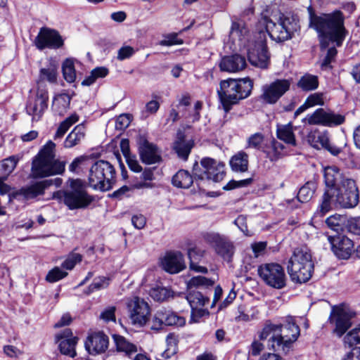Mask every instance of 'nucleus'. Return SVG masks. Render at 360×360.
I'll return each instance as SVG.
<instances>
[{"label":"nucleus","instance_id":"31","mask_svg":"<svg viewBox=\"0 0 360 360\" xmlns=\"http://www.w3.org/2000/svg\"><path fill=\"white\" fill-rule=\"evenodd\" d=\"M71 96L68 94H60L53 98L52 110L57 115L62 116L70 108Z\"/></svg>","mask_w":360,"mask_h":360},{"label":"nucleus","instance_id":"20","mask_svg":"<svg viewBox=\"0 0 360 360\" xmlns=\"http://www.w3.org/2000/svg\"><path fill=\"white\" fill-rule=\"evenodd\" d=\"M352 314L341 307H333L330 316V322L335 324L333 330L338 337H341L352 326Z\"/></svg>","mask_w":360,"mask_h":360},{"label":"nucleus","instance_id":"10","mask_svg":"<svg viewBox=\"0 0 360 360\" xmlns=\"http://www.w3.org/2000/svg\"><path fill=\"white\" fill-rule=\"evenodd\" d=\"M195 182L199 188L205 180L221 181L225 176V165L210 158H204L200 164L195 162L193 167Z\"/></svg>","mask_w":360,"mask_h":360},{"label":"nucleus","instance_id":"4","mask_svg":"<svg viewBox=\"0 0 360 360\" xmlns=\"http://www.w3.org/2000/svg\"><path fill=\"white\" fill-rule=\"evenodd\" d=\"M252 88L253 82L250 78L221 81L217 94L224 111L228 112L234 105L248 98Z\"/></svg>","mask_w":360,"mask_h":360},{"label":"nucleus","instance_id":"43","mask_svg":"<svg viewBox=\"0 0 360 360\" xmlns=\"http://www.w3.org/2000/svg\"><path fill=\"white\" fill-rule=\"evenodd\" d=\"M18 159L15 156H11L2 160L0 165V176L7 178L15 168Z\"/></svg>","mask_w":360,"mask_h":360},{"label":"nucleus","instance_id":"37","mask_svg":"<svg viewBox=\"0 0 360 360\" xmlns=\"http://www.w3.org/2000/svg\"><path fill=\"white\" fill-rule=\"evenodd\" d=\"M186 300L193 310H198L209 302V298L204 296L200 292L193 291L188 293Z\"/></svg>","mask_w":360,"mask_h":360},{"label":"nucleus","instance_id":"12","mask_svg":"<svg viewBox=\"0 0 360 360\" xmlns=\"http://www.w3.org/2000/svg\"><path fill=\"white\" fill-rule=\"evenodd\" d=\"M258 274L269 286L282 289L286 285L287 277L283 267L278 263H266L259 266Z\"/></svg>","mask_w":360,"mask_h":360},{"label":"nucleus","instance_id":"56","mask_svg":"<svg viewBox=\"0 0 360 360\" xmlns=\"http://www.w3.org/2000/svg\"><path fill=\"white\" fill-rule=\"evenodd\" d=\"M82 257L80 254L72 253L62 263V267L68 270H72L77 263L82 261Z\"/></svg>","mask_w":360,"mask_h":360},{"label":"nucleus","instance_id":"59","mask_svg":"<svg viewBox=\"0 0 360 360\" xmlns=\"http://www.w3.org/2000/svg\"><path fill=\"white\" fill-rule=\"evenodd\" d=\"M130 122L131 120L128 115H120L115 120V128L120 131L124 130L129 125Z\"/></svg>","mask_w":360,"mask_h":360},{"label":"nucleus","instance_id":"25","mask_svg":"<svg viewBox=\"0 0 360 360\" xmlns=\"http://www.w3.org/2000/svg\"><path fill=\"white\" fill-rule=\"evenodd\" d=\"M246 66L245 57L234 54L224 56L219 63L220 70L227 72H237L243 70Z\"/></svg>","mask_w":360,"mask_h":360},{"label":"nucleus","instance_id":"49","mask_svg":"<svg viewBox=\"0 0 360 360\" xmlns=\"http://www.w3.org/2000/svg\"><path fill=\"white\" fill-rule=\"evenodd\" d=\"M264 141V136L262 133H255L247 139L245 148L260 150Z\"/></svg>","mask_w":360,"mask_h":360},{"label":"nucleus","instance_id":"63","mask_svg":"<svg viewBox=\"0 0 360 360\" xmlns=\"http://www.w3.org/2000/svg\"><path fill=\"white\" fill-rule=\"evenodd\" d=\"M307 105L310 107H313L316 105H323V100L322 94H314L310 95L305 101Z\"/></svg>","mask_w":360,"mask_h":360},{"label":"nucleus","instance_id":"33","mask_svg":"<svg viewBox=\"0 0 360 360\" xmlns=\"http://www.w3.org/2000/svg\"><path fill=\"white\" fill-rule=\"evenodd\" d=\"M276 135L278 139L284 141L285 143L293 146H296V140L293 132V127L291 123L278 126Z\"/></svg>","mask_w":360,"mask_h":360},{"label":"nucleus","instance_id":"54","mask_svg":"<svg viewBox=\"0 0 360 360\" xmlns=\"http://www.w3.org/2000/svg\"><path fill=\"white\" fill-rule=\"evenodd\" d=\"M326 223L330 229L338 232L342 229L343 217L340 215H332L326 219Z\"/></svg>","mask_w":360,"mask_h":360},{"label":"nucleus","instance_id":"21","mask_svg":"<svg viewBox=\"0 0 360 360\" xmlns=\"http://www.w3.org/2000/svg\"><path fill=\"white\" fill-rule=\"evenodd\" d=\"M55 342L58 344V348L61 354L74 358L77 355L76 345L78 338L73 336L70 328H65L57 333L55 336Z\"/></svg>","mask_w":360,"mask_h":360},{"label":"nucleus","instance_id":"6","mask_svg":"<svg viewBox=\"0 0 360 360\" xmlns=\"http://www.w3.org/2000/svg\"><path fill=\"white\" fill-rule=\"evenodd\" d=\"M314 267L310 251L307 248H297L288 261L287 270L292 281L302 283L311 278Z\"/></svg>","mask_w":360,"mask_h":360},{"label":"nucleus","instance_id":"30","mask_svg":"<svg viewBox=\"0 0 360 360\" xmlns=\"http://www.w3.org/2000/svg\"><path fill=\"white\" fill-rule=\"evenodd\" d=\"M193 146V141L185 140L184 134L181 132L177 134V138L174 143L173 149L179 158L184 160H187Z\"/></svg>","mask_w":360,"mask_h":360},{"label":"nucleus","instance_id":"58","mask_svg":"<svg viewBox=\"0 0 360 360\" xmlns=\"http://www.w3.org/2000/svg\"><path fill=\"white\" fill-rule=\"evenodd\" d=\"M115 306H109L106 307L100 314V319L105 322L115 321Z\"/></svg>","mask_w":360,"mask_h":360},{"label":"nucleus","instance_id":"50","mask_svg":"<svg viewBox=\"0 0 360 360\" xmlns=\"http://www.w3.org/2000/svg\"><path fill=\"white\" fill-rule=\"evenodd\" d=\"M166 342L167 349L163 352L162 356L165 358H169L171 356L176 353L177 340L173 334L170 333L167 336Z\"/></svg>","mask_w":360,"mask_h":360},{"label":"nucleus","instance_id":"48","mask_svg":"<svg viewBox=\"0 0 360 360\" xmlns=\"http://www.w3.org/2000/svg\"><path fill=\"white\" fill-rule=\"evenodd\" d=\"M150 297L155 301L163 302L172 297V292L164 287L153 288L150 290Z\"/></svg>","mask_w":360,"mask_h":360},{"label":"nucleus","instance_id":"15","mask_svg":"<svg viewBox=\"0 0 360 360\" xmlns=\"http://www.w3.org/2000/svg\"><path fill=\"white\" fill-rule=\"evenodd\" d=\"M205 239L224 260L228 262H231L235 252V246L227 237L217 233H210L205 236Z\"/></svg>","mask_w":360,"mask_h":360},{"label":"nucleus","instance_id":"38","mask_svg":"<svg viewBox=\"0 0 360 360\" xmlns=\"http://www.w3.org/2000/svg\"><path fill=\"white\" fill-rule=\"evenodd\" d=\"M297 86L305 91L315 90L319 86L318 77L310 74H305L298 81Z\"/></svg>","mask_w":360,"mask_h":360},{"label":"nucleus","instance_id":"42","mask_svg":"<svg viewBox=\"0 0 360 360\" xmlns=\"http://www.w3.org/2000/svg\"><path fill=\"white\" fill-rule=\"evenodd\" d=\"M188 257L190 259V269L196 272L202 274L207 273V269L205 266H199L197 264L198 260L202 257L200 252L194 248H191L188 251Z\"/></svg>","mask_w":360,"mask_h":360},{"label":"nucleus","instance_id":"26","mask_svg":"<svg viewBox=\"0 0 360 360\" xmlns=\"http://www.w3.org/2000/svg\"><path fill=\"white\" fill-rule=\"evenodd\" d=\"M249 30L245 22L242 20H236L232 22L230 30V37L233 39H238L240 46H248Z\"/></svg>","mask_w":360,"mask_h":360},{"label":"nucleus","instance_id":"46","mask_svg":"<svg viewBox=\"0 0 360 360\" xmlns=\"http://www.w3.org/2000/svg\"><path fill=\"white\" fill-rule=\"evenodd\" d=\"M214 284V281L205 276H198L192 277L188 282V288H209Z\"/></svg>","mask_w":360,"mask_h":360},{"label":"nucleus","instance_id":"62","mask_svg":"<svg viewBox=\"0 0 360 360\" xmlns=\"http://www.w3.org/2000/svg\"><path fill=\"white\" fill-rule=\"evenodd\" d=\"M347 227L351 233L360 236V217L350 219Z\"/></svg>","mask_w":360,"mask_h":360},{"label":"nucleus","instance_id":"57","mask_svg":"<svg viewBox=\"0 0 360 360\" xmlns=\"http://www.w3.org/2000/svg\"><path fill=\"white\" fill-rule=\"evenodd\" d=\"M252 182V179H246L240 181L231 180L226 186L223 187L224 190H232L236 188L245 187L250 185Z\"/></svg>","mask_w":360,"mask_h":360},{"label":"nucleus","instance_id":"16","mask_svg":"<svg viewBox=\"0 0 360 360\" xmlns=\"http://www.w3.org/2000/svg\"><path fill=\"white\" fill-rule=\"evenodd\" d=\"M49 94L45 89H37L34 96L30 97L26 111L28 115L32 117L33 121H38L44 115L48 108Z\"/></svg>","mask_w":360,"mask_h":360},{"label":"nucleus","instance_id":"5","mask_svg":"<svg viewBox=\"0 0 360 360\" xmlns=\"http://www.w3.org/2000/svg\"><path fill=\"white\" fill-rule=\"evenodd\" d=\"M55 148L56 144L49 141L33 159L31 169L33 178H43L64 172L65 162L55 159Z\"/></svg>","mask_w":360,"mask_h":360},{"label":"nucleus","instance_id":"53","mask_svg":"<svg viewBox=\"0 0 360 360\" xmlns=\"http://www.w3.org/2000/svg\"><path fill=\"white\" fill-rule=\"evenodd\" d=\"M109 278L105 276L95 278L92 283L88 288L89 293L107 288L109 285Z\"/></svg>","mask_w":360,"mask_h":360},{"label":"nucleus","instance_id":"23","mask_svg":"<svg viewBox=\"0 0 360 360\" xmlns=\"http://www.w3.org/2000/svg\"><path fill=\"white\" fill-rule=\"evenodd\" d=\"M334 254L340 259H348L354 249L353 241L345 236L329 237Z\"/></svg>","mask_w":360,"mask_h":360},{"label":"nucleus","instance_id":"64","mask_svg":"<svg viewBox=\"0 0 360 360\" xmlns=\"http://www.w3.org/2000/svg\"><path fill=\"white\" fill-rule=\"evenodd\" d=\"M131 223L133 226L137 229H143L146 223V217L142 214L134 215L131 217Z\"/></svg>","mask_w":360,"mask_h":360},{"label":"nucleus","instance_id":"3","mask_svg":"<svg viewBox=\"0 0 360 360\" xmlns=\"http://www.w3.org/2000/svg\"><path fill=\"white\" fill-rule=\"evenodd\" d=\"M359 200V190L355 181L352 179H345L339 187L326 189L316 214L323 217L338 206L353 208L358 205Z\"/></svg>","mask_w":360,"mask_h":360},{"label":"nucleus","instance_id":"28","mask_svg":"<svg viewBox=\"0 0 360 360\" xmlns=\"http://www.w3.org/2000/svg\"><path fill=\"white\" fill-rule=\"evenodd\" d=\"M52 180H43L20 190L25 199L30 200L43 195L46 188L52 185Z\"/></svg>","mask_w":360,"mask_h":360},{"label":"nucleus","instance_id":"44","mask_svg":"<svg viewBox=\"0 0 360 360\" xmlns=\"http://www.w3.org/2000/svg\"><path fill=\"white\" fill-rule=\"evenodd\" d=\"M284 146L275 140L271 142V148L270 150L266 151V158L271 162H276L281 159L283 156V150L284 149Z\"/></svg>","mask_w":360,"mask_h":360},{"label":"nucleus","instance_id":"51","mask_svg":"<svg viewBox=\"0 0 360 360\" xmlns=\"http://www.w3.org/2000/svg\"><path fill=\"white\" fill-rule=\"evenodd\" d=\"M67 276L68 272L62 270L60 267L56 266L48 272L46 276V281L49 283H55Z\"/></svg>","mask_w":360,"mask_h":360},{"label":"nucleus","instance_id":"60","mask_svg":"<svg viewBox=\"0 0 360 360\" xmlns=\"http://www.w3.org/2000/svg\"><path fill=\"white\" fill-rule=\"evenodd\" d=\"M163 326H165L164 319H162V315L159 309L156 311L153 318L150 328L153 330H159L162 329Z\"/></svg>","mask_w":360,"mask_h":360},{"label":"nucleus","instance_id":"18","mask_svg":"<svg viewBox=\"0 0 360 360\" xmlns=\"http://www.w3.org/2000/svg\"><path fill=\"white\" fill-rule=\"evenodd\" d=\"M305 120L309 124L333 127L342 124L345 122V117L330 110L319 108L314 113L308 115Z\"/></svg>","mask_w":360,"mask_h":360},{"label":"nucleus","instance_id":"1","mask_svg":"<svg viewBox=\"0 0 360 360\" xmlns=\"http://www.w3.org/2000/svg\"><path fill=\"white\" fill-rule=\"evenodd\" d=\"M345 18L340 11L320 15L310 13L309 27L318 33L321 51L327 49L326 55L321 63L322 69L331 68L330 63L335 60L338 53L333 46L329 48L330 43L340 46L345 40L347 31L345 27Z\"/></svg>","mask_w":360,"mask_h":360},{"label":"nucleus","instance_id":"19","mask_svg":"<svg viewBox=\"0 0 360 360\" xmlns=\"http://www.w3.org/2000/svg\"><path fill=\"white\" fill-rule=\"evenodd\" d=\"M138 150L143 163L153 165L162 162L160 150L144 136H139L138 139Z\"/></svg>","mask_w":360,"mask_h":360},{"label":"nucleus","instance_id":"8","mask_svg":"<svg viewBox=\"0 0 360 360\" xmlns=\"http://www.w3.org/2000/svg\"><path fill=\"white\" fill-rule=\"evenodd\" d=\"M115 182V169L108 162L96 161L90 168L89 184L94 189L109 191Z\"/></svg>","mask_w":360,"mask_h":360},{"label":"nucleus","instance_id":"47","mask_svg":"<svg viewBox=\"0 0 360 360\" xmlns=\"http://www.w3.org/2000/svg\"><path fill=\"white\" fill-rule=\"evenodd\" d=\"M317 143L319 144V148L321 147L325 148L333 155H338L340 153V148L332 145L328 136L325 134H319Z\"/></svg>","mask_w":360,"mask_h":360},{"label":"nucleus","instance_id":"29","mask_svg":"<svg viewBox=\"0 0 360 360\" xmlns=\"http://www.w3.org/2000/svg\"><path fill=\"white\" fill-rule=\"evenodd\" d=\"M85 135L86 128L84 125L82 124L77 125L65 139L63 146L65 148H72L80 144L84 139Z\"/></svg>","mask_w":360,"mask_h":360},{"label":"nucleus","instance_id":"34","mask_svg":"<svg viewBox=\"0 0 360 360\" xmlns=\"http://www.w3.org/2000/svg\"><path fill=\"white\" fill-rule=\"evenodd\" d=\"M195 181L194 176H191L188 172L181 169L172 177V184L174 186L188 188Z\"/></svg>","mask_w":360,"mask_h":360},{"label":"nucleus","instance_id":"14","mask_svg":"<svg viewBox=\"0 0 360 360\" xmlns=\"http://www.w3.org/2000/svg\"><path fill=\"white\" fill-rule=\"evenodd\" d=\"M127 308L133 325L142 327L146 324L150 315V309L147 302L134 297L127 302Z\"/></svg>","mask_w":360,"mask_h":360},{"label":"nucleus","instance_id":"61","mask_svg":"<svg viewBox=\"0 0 360 360\" xmlns=\"http://www.w3.org/2000/svg\"><path fill=\"white\" fill-rule=\"evenodd\" d=\"M234 224L238 227V229L245 235L251 236L249 232L247 226L246 217L244 215H239L234 221Z\"/></svg>","mask_w":360,"mask_h":360},{"label":"nucleus","instance_id":"35","mask_svg":"<svg viewBox=\"0 0 360 360\" xmlns=\"http://www.w3.org/2000/svg\"><path fill=\"white\" fill-rule=\"evenodd\" d=\"M58 77V65L50 63L46 67L41 68L39 71V82L47 81L51 84L56 83Z\"/></svg>","mask_w":360,"mask_h":360},{"label":"nucleus","instance_id":"11","mask_svg":"<svg viewBox=\"0 0 360 360\" xmlns=\"http://www.w3.org/2000/svg\"><path fill=\"white\" fill-rule=\"evenodd\" d=\"M257 39L248 46V57L250 63L259 68L266 69L270 62V54L268 51L266 32H258Z\"/></svg>","mask_w":360,"mask_h":360},{"label":"nucleus","instance_id":"32","mask_svg":"<svg viewBox=\"0 0 360 360\" xmlns=\"http://www.w3.org/2000/svg\"><path fill=\"white\" fill-rule=\"evenodd\" d=\"M248 155L240 150L233 155L230 160V166L233 171L236 172H245L248 169Z\"/></svg>","mask_w":360,"mask_h":360},{"label":"nucleus","instance_id":"45","mask_svg":"<svg viewBox=\"0 0 360 360\" xmlns=\"http://www.w3.org/2000/svg\"><path fill=\"white\" fill-rule=\"evenodd\" d=\"M63 77L66 82L72 83L76 79V72L74 66L73 60L66 59L62 66Z\"/></svg>","mask_w":360,"mask_h":360},{"label":"nucleus","instance_id":"52","mask_svg":"<svg viewBox=\"0 0 360 360\" xmlns=\"http://www.w3.org/2000/svg\"><path fill=\"white\" fill-rule=\"evenodd\" d=\"M344 342L349 347L360 343V328H355L349 331L344 338Z\"/></svg>","mask_w":360,"mask_h":360},{"label":"nucleus","instance_id":"7","mask_svg":"<svg viewBox=\"0 0 360 360\" xmlns=\"http://www.w3.org/2000/svg\"><path fill=\"white\" fill-rule=\"evenodd\" d=\"M259 23L264 25L265 29L259 32H266V36L268 34L272 40L276 42H283L290 39L299 27L298 20L290 14H281L277 22L264 17Z\"/></svg>","mask_w":360,"mask_h":360},{"label":"nucleus","instance_id":"9","mask_svg":"<svg viewBox=\"0 0 360 360\" xmlns=\"http://www.w3.org/2000/svg\"><path fill=\"white\" fill-rule=\"evenodd\" d=\"M70 188L55 194V197L63 200L70 210L86 207L93 201L94 198L86 193L85 184L81 179L71 180Z\"/></svg>","mask_w":360,"mask_h":360},{"label":"nucleus","instance_id":"41","mask_svg":"<svg viewBox=\"0 0 360 360\" xmlns=\"http://www.w3.org/2000/svg\"><path fill=\"white\" fill-rule=\"evenodd\" d=\"M316 189V185L313 181L307 182L299 191L297 199L301 202L309 201L314 195Z\"/></svg>","mask_w":360,"mask_h":360},{"label":"nucleus","instance_id":"40","mask_svg":"<svg viewBox=\"0 0 360 360\" xmlns=\"http://www.w3.org/2000/svg\"><path fill=\"white\" fill-rule=\"evenodd\" d=\"M79 120V116L76 113L72 114L70 116L67 117L65 120L61 122L56 131L54 135V139L62 138L72 125L76 123Z\"/></svg>","mask_w":360,"mask_h":360},{"label":"nucleus","instance_id":"55","mask_svg":"<svg viewBox=\"0 0 360 360\" xmlns=\"http://www.w3.org/2000/svg\"><path fill=\"white\" fill-rule=\"evenodd\" d=\"M184 43L183 39L178 38V34L173 32L165 36V39L160 41V45L170 46L173 45H179Z\"/></svg>","mask_w":360,"mask_h":360},{"label":"nucleus","instance_id":"13","mask_svg":"<svg viewBox=\"0 0 360 360\" xmlns=\"http://www.w3.org/2000/svg\"><path fill=\"white\" fill-rule=\"evenodd\" d=\"M291 81L287 79H276L262 87L260 99L265 103H276L289 89Z\"/></svg>","mask_w":360,"mask_h":360},{"label":"nucleus","instance_id":"27","mask_svg":"<svg viewBox=\"0 0 360 360\" xmlns=\"http://www.w3.org/2000/svg\"><path fill=\"white\" fill-rule=\"evenodd\" d=\"M323 175L326 189L339 187L345 179H349L344 176L340 169L335 166L326 167Z\"/></svg>","mask_w":360,"mask_h":360},{"label":"nucleus","instance_id":"36","mask_svg":"<svg viewBox=\"0 0 360 360\" xmlns=\"http://www.w3.org/2000/svg\"><path fill=\"white\" fill-rule=\"evenodd\" d=\"M114 340L116 344L117 349L120 352H124L128 356L137 352V346L121 335H113Z\"/></svg>","mask_w":360,"mask_h":360},{"label":"nucleus","instance_id":"17","mask_svg":"<svg viewBox=\"0 0 360 360\" xmlns=\"http://www.w3.org/2000/svg\"><path fill=\"white\" fill-rule=\"evenodd\" d=\"M39 50L46 48L57 49L63 46L64 41L58 31L48 27H41L34 41Z\"/></svg>","mask_w":360,"mask_h":360},{"label":"nucleus","instance_id":"24","mask_svg":"<svg viewBox=\"0 0 360 360\" xmlns=\"http://www.w3.org/2000/svg\"><path fill=\"white\" fill-rule=\"evenodd\" d=\"M161 266L169 274H178L186 268L183 255L179 252H167L161 259Z\"/></svg>","mask_w":360,"mask_h":360},{"label":"nucleus","instance_id":"2","mask_svg":"<svg viewBox=\"0 0 360 360\" xmlns=\"http://www.w3.org/2000/svg\"><path fill=\"white\" fill-rule=\"evenodd\" d=\"M269 347L274 352L288 353L300 335V328L292 316H287L283 323L274 324L266 322L259 333L260 340L269 335Z\"/></svg>","mask_w":360,"mask_h":360},{"label":"nucleus","instance_id":"39","mask_svg":"<svg viewBox=\"0 0 360 360\" xmlns=\"http://www.w3.org/2000/svg\"><path fill=\"white\" fill-rule=\"evenodd\" d=\"M160 312L164 319L165 326H181L185 324V319L183 317L177 316L169 309L165 308L160 309Z\"/></svg>","mask_w":360,"mask_h":360},{"label":"nucleus","instance_id":"22","mask_svg":"<svg viewBox=\"0 0 360 360\" xmlns=\"http://www.w3.org/2000/svg\"><path fill=\"white\" fill-rule=\"evenodd\" d=\"M108 337L103 332H95L89 334L84 342L87 352L91 355L105 352L108 347Z\"/></svg>","mask_w":360,"mask_h":360}]
</instances>
